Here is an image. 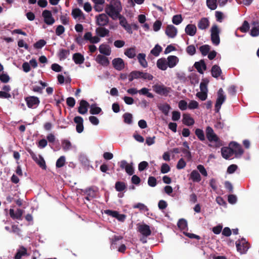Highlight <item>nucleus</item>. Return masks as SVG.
<instances>
[{
	"mask_svg": "<svg viewBox=\"0 0 259 259\" xmlns=\"http://www.w3.org/2000/svg\"><path fill=\"white\" fill-rule=\"evenodd\" d=\"M146 54L144 53H139L137 55V59L140 64L143 68H146L148 66V63L146 60Z\"/></svg>",
	"mask_w": 259,
	"mask_h": 259,
	"instance_id": "nucleus-29",
	"label": "nucleus"
},
{
	"mask_svg": "<svg viewBox=\"0 0 259 259\" xmlns=\"http://www.w3.org/2000/svg\"><path fill=\"white\" fill-rule=\"evenodd\" d=\"M26 249L24 247L21 246L18 250L15 256V259H21V257L26 255Z\"/></svg>",
	"mask_w": 259,
	"mask_h": 259,
	"instance_id": "nucleus-37",
	"label": "nucleus"
},
{
	"mask_svg": "<svg viewBox=\"0 0 259 259\" xmlns=\"http://www.w3.org/2000/svg\"><path fill=\"white\" fill-rule=\"evenodd\" d=\"M89 106V104L88 102L83 100H81L79 103L78 112L81 114H85L88 112Z\"/></svg>",
	"mask_w": 259,
	"mask_h": 259,
	"instance_id": "nucleus-17",
	"label": "nucleus"
},
{
	"mask_svg": "<svg viewBox=\"0 0 259 259\" xmlns=\"http://www.w3.org/2000/svg\"><path fill=\"white\" fill-rule=\"evenodd\" d=\"M97 34L100 37H105L108 35L109 31L104 27H99L96 30Z\"/></svg>",
	"mask_w": 259,
	"mask_h": 259,
	"instance_id": "nucleus-36",
	"label": "nucleus"
},
{
	"mask_svg": "<svg viewBox=\"0 0 259 259\" xmlns=\"http://www.w3.org/2000/svg\"><path fill=\"white\" fill-rule=\"evenodd\" d=\"M32 158L37 163L39 166L43 169H46L45 161L40 155H36L33 153H30Z\"/></svg>",
	"mask_w": 259,
	"mask_h": 259,
	"instance_id": "nucleus-14",
	"label": "nucleus"
},
{
	"mask_svg": "<svg viewBox=\"0 0 259 259\" xmlns=\"http://www.w3.org/2000/svg\"><path fill=\"white\" fill-rule=\"evenodd\" d=\"M42 17L44 22L48 25H52L55 22V19L53 17L50 11L45 10L42 13Z\"/></svg>",
	"mask_w": 259,
	"mask_h": 259,
	"instance_id": "nucleus-6",
	"label": "nucleus"
},
{
	"mask_svg": "<svg viewBox=\"0 0 259 259\" xmlns=\"http://www.w3.org/2000/svg\"><path fill=\"white\" fill-rule=\"evenodd\" d=\"M158 108L165 115H168L170 109V106L167 103L160 105Z\"/></svg>",
	"mask_w": 259,
	"mask_h": 259,
	"instance_id": "nucleus-38",
	"label": "nucleus"
},
{
	"mask_svg": "<svg viewBox=\"0 0 259 259\" xmlns=\"http://www.w3.org/2000/svg\"><path fill=\"white\" fill-rule=\"evenodd\" d=\"M124 54L130 59L134 58L136 56L137 54L136 48L132 47L126 49Z\"/></svg>",
	"mask_w": 259,
	"mask_h": 259,
	"instance_id": "nucleus-31",
	"label": "nucleus"
},
{
	"mask_svg": "<svg viewBox=\"0 0 259 259\" xmlns=\"http://www.w3.org/2000/svg\"><path fill=\"white\" fill-rule=\"evenodd\" d=\"M236 246L238 251L241 253H245L249 248V245L244 238L237 240L236 242Z\"/></svg>",
	"mask_w": 259,
	"mask_h": 259,
	"instance_id": "nucleus-8",
	"label": "nucleus"
},
{
	"mask_svg": "<svg viewBox=\"0 0 259 259\" xmlns=\"http://www.w3.org/2000/svg\"><path fill=\"white\" fill-rule=\"evenodd\" d=\"M194 66L197 71L200 74H203L204 71L206 69V65L203 60L196 62Z\"/></svg>",
	"mask_w": 259,
	"mask_h": 259,
	"instance_id": "nucleus-20",
	"label": "nucleus"
},
{
	"mask_svg": "<svg viewBox=\"0 0 259 259\" xmlns=\"http://www.w3.org/2000/svg\"><path fill=\"white\" fill-rule=\"evenodd\" d=\"M96 23L98 25L104 26L108 23L109 18L107 14H101L96 16Z\"/></svg>",
	"mask_w": 259,
	"mask_h": 259,
	"instance_id": "nucleus-11",
	"label": "nucleus"
},
{
	"mask_svg": "<svg viewBox=\"0 0 259 259\" xmlns=\"http://www.w3.org/2000/svg\"><path fill=\"white\" fill-rule=\"evenodd\" d=\"M222 155L223 158L227 159L231 157L233 154L232 149L229 147H223L221 149Z\"/></svg>",
	"mask_w": 259,
	"mask_h": 259,
	"instance_id": "nucleus-22",
	"label": "nucleus"
},
{
	"mask_svg": "<svg viewBox=\"0 0 259 259\" xmlns=\"http://www.w3.org/2000/svg\"><path fill=\"white\" fill-rule=\"evenodd\" d=\"M123 117L124 118V122L129 124L132 123L133 116L132 114L129 113H125L123 114Z\"/></svg>",
	"mask_w": 259,
	"mask_h": 259,
	"instance_id": "nucleus-48",
	"label": "nucleus"
},
{
	"mask_svg": "<svg viewBox=\"0 0 259 259\" xmlns=\"http://www.w3.org/2000/svg\"><path fill=\"white\" fill-rule=\"evenodd\" d=\"M96 61L102 65L104 66H107L109 64V61L108 60V58L102 55H98L96 58Z\"/></svg>",
	"mask_w": 259,
	"mask_h": 259,
	"instance_id": "nucleus-26",
	"label": "nucleus"
},
{
	"mask_svg": "<svg viewBox=\"0 0 259 259\" xmlns=\"http://www.w3.org/2000/svg\"><path fill=\"white\" fill-rule=\"evenodd\" d=\"M90 107V112L92 114H98L102 111L101 108L97 106L96 104H92Z\"/></svg>",
	"mask_w": 259,
	"mask_h": 259,
	"instance_id": "nucleus-40",
	"label": "nucleus"
},
{
	"mask_svg": "<svg viewBox=\"0 0 259 259\" xmlns=\"http://www.w3.org/2000/svg\"><path fill=\"white\" fill-rule=\"evenodd\" d=\"M70 54L69 50L62 49L59 52V57L61 59H64L66 58Z\"/></svg>",
	"mask_w": 259,
	"mask_h": 259,
	"instance_id": "nucleus-51",
	"label": "nucleus"
},
{
	"mask_svg": "<svg viewBox=\"0 0 259 259\" xmlns=\"http://www.w3.org/2000/svg\"><path fill=\"white\" fill-rule=\"evenodd\" d=\"M209 21L207 18H202L198 22L197 24L198 28L201 30H205L208 28L209 26Z\"/></svg>",
	"mask_w": 259,
	"mask_h": 259,
	"instance_id": "nucleus-18",
	"label": "nucleus"
},
{
	"mask_svg": "<svg viewBox=\"0 0 259 259\" xmlns=\"http://www.w3.org/2000/svg\"><path fill=\"white\" fill-rule=\"evenodd\" d=\"M178 107L182 111L186 110L188 108L187 102L183 100H180L178 103Z\"/></svg>",
	"mask_w": 259,
	"mask_h": 259,
	"instance_id": "nucleus-56",
	"label": "nucleus"
},
{
	"mask_svg": "<svg viewBox=\"0 0 259 259\" xmlns=\"http://www.w3.org/2000/svg\"><path fill=\"white\" fill-rule=\"evenodd\" d=\"M141 71H132L128 75V80L130 81H133L135 79L141 78Z\"/></svg>",
	"mask_w": 259,
	"mask_h": 259,
	"instance_id": "nucleus-35",
	"label": "nucleus"
},
{
	"mask_svg": "<svg viewBox=\"0 0 259 259\" xmlns=\"http://www.w3.org/2000/svg\"><path fill=\"white\" fill-rule=\"evenodd\" d=\"M183 123L187 125H192L194 123V120L189 114H184L183 115Z\"/></svg>",
	"mask_w": 259,
	"mask_h": 259,
	"instance_id": "nucleus-30",
	"label": "nucleus"
},
{
	"mask_svg": "<svg viewBox=\"0 0 259 259\" xmlns=\"http://www.w3.org/2000/svg\"><path fill=\"white\" fill-rule=\"evenodd\" d=\"M197 168L202 176L204 177L207 176V172L203 165L201 164L198 165Z\"/></svg>",
	"mask_w": 259,
	"mask_h": 259,
	"instance_id": "nucleus-60",
	"label": "nucleus"
},
{
	"mask_svg": "<svg viewBox=\"0 0 259 259\" xmlns=\"http://www.w3.org/2000/svg\"><path fill=\"white\" fill-rule=\"evenodd\" d=\"M211 31V39L215 46H218L220 42L219 33L220 30L217 25H213L210 30Z\"/></svg>",
	"mask_w": 259,
	"mask_h": 259,
	"instance_id": "nucleus-4",
	"label": "nucleus"
},
{
	"mask_svg": "<svg viewBox=\"0 0 259 259\" xmlns=\"http://www.w3.org/2000/svg\"><path fill=\"white\" fill-rule=\"evenodd\" d=\"M196 95L201 101H205L207 97V93L199 92Z\"/></svg>",
	"mask_w": 259,
	"mask_h": 259,
	"instance_id": "nucleus-61",
	"label": "nucleus"
},
{
	"mask_svg": "<svg viewBox=\"0 0 259 259\" xmlns=\"http://www.w3.org/2000/svg\"><path fill=\"white\" fill-rule=\"evenodd\" d=\"M165 33L169 38H173L177 35L178 30L174 25H168L165 28Z\"/></svg>",
	"mask_w": 259,
	"mask_h": 259,
	"instance_id": "nucleus-12",
	"label": "nucleus"
},
{
	"mask_svg": "<svg viewBox=\"0 0 259 259\" xmlns=\"http://www.w3.org/2000/svg\"><path fill=\"white\" fill-rule=\"evenodd\" d=\"M190 178L196 182H199L201 180L200 175L196 170H192L190 175Z\"/></svg>",
	"mask_w": 259,
	"mask_h": 259,
	"instance_id": "nucleus-32",
	"label": "nucleus"
},
{
	"mask_svg": "<svg viewBox=\"0 0 259 259\" xmlns=\"http://www.w3.org/2000/svg\"><path fill=\"white\" fill-rule=\"evenodd\" d=\"M46 44V42L44 39H40L34 44V47L36 49H41Z\"/></svg>",
	"mask_w": 259,
	"mask_h": 259,
	"instance_id": "nucleus-59",
	"label": "nucleus"
},
{
	"mask_svg": "<svg viewBox=\"0 0 259 259\" xmlns=\"http://www.w3.org/2000/svg\"><path fill=\"white\" fill-rule=\"evenodd\" d=\"M65 31V28L63 26L60 25H58L56 29V34L58 36H60Z\"/></svg>",
	"mask_w": 259,
	"mask_h": 259,
	"instance_id": "nucleus-63",
	"label": "nucleus"
},
{
	"mask_svg": "<svg viewBox=\"0 0 259 259\" xmlns=\"http://www.w3.org/2000/svg\"><path fill=\"white\" fill-rule=\"evenodd\" d=\"M178 227L181 230H185L187 227V222L185 219H180L178 223Z\"/></svg>",
	"mask_w": 259,
	"mask_h": 259,
	"instance_id": "nucleus-53",
	"label": "nucleus"
},
{
	"mask_svg": "<svg viewBox=\"0 0 259 259\" xmlns=\"http://www.w3.org/2000/svg\"><path fill=\"white\" fill-rule=\"evenodd\" d=\"M206 4L207 7L211 10H215L217 7V0H207Z\"/></svg>",
	"mask_w": 259,
	"mask_h": 259,
	"instance_id": "nucleus-46",
	"label": "nucleus"
},
{
	"mask_svg": "<svg viewBox=\"0 0 259 259\" xmlns=\"http://www.w3.org/2000/svg\"><path fill=\"white\" fill-rule=\"evenodd\" d=\"M240 30L242 32H246L249 29V24L247 21H244L242 25L240 27Z\"/></svg>",
	"mask_w": 259,
	"mask_h": 259,
	"instance_id": "nucleus-58",
	"label": "nucleus"
},
{
	"mask_svg": "<svg viewBox=\"0 0 259 259\" xmlns=\"http://www.w3.org/2000/svg\"><path fill=\"white\" fill-rule=\"evenodd\" d=\"M162 48L160 46L157 44L155 47L151 50V54L155 57H157L159 55L160 52L162 51Z\"/></svg>",
	"mask_w": 259,
	"mask_h": 259,
	"instance_id": "nucleus-39",
	"label": "nucleus"
},
{
	"mask_svg": "<svg viewBox=\"0 0 259 259\" xmlns=\"http://www.w3.org/2000/svg\"><path fill=\"white\" fill-rule=\"evenodd\" d=\"M72 59L76 64H81L83 63L84 60L83 56L80 53H75L73 55Z\"/></svg>",
	"mask_w": 259,
	"mask_h": 259,
	"instance_id": "nucleus-34",
	"label": "nucleus"
},
{
	"mask_svg": "<svg viewBox=\"0 0 259 259\" xmlns=\"http://www.w3.org/2000/svg\"><path fill=\"white\" fill-rule=\"evenodd\" d=\"M157 67L161 70H165L168 67L167 61L165 58L159 59L156 63Z\"/></svg>",
	"mask_w": 259,
	"mask_h": 259,
	"instance_id": "nucleus-28",
	"label": "nucleus"
},
{
	"mask_svg": "<svg viewBox=\"0 0 259 259\" xmlns=\"http://www.w3.org/2000/svg\"><path fill=\"white\" fill-rule=\"evenodd\" d=\"M195 135L201 141L205 140V135L202 130L200 128H197L195 132Z\"/></svg>",
	"mask_w": 259,
	"mask_h": 259,
	"instance_id": "nucleus-43",
	"label": "nucleus"
},
{
	"mask_svg": "<svg viewBox=\"0 0 259 259\" xmlns=\"http://www.w3.org/2000/svg\"><path fill=\"white\" fill-rule=\"evenodd\" d=\"M222 73V70L221 68L217 65H213L211 68V74L214 78H218L220 76Z\"/></svg>",
	"mask_w": 259,
	"mask_h": 259,
	"instance_id": "nucleus-33",
	"label": "nucleus"
},
{
	"mask_svg": "<svg viewBox=\"0 0 259 259\" xmlns=\"http://www.w3.org/2000/svg\"><path fill=\"white\" fill-rule=\"evenodd\" d=\"M186 165V163L183 158H181L178 162L177 164V168L178 169H181L184 168Z\"/></svg>",
	"mask_w": 259,
	"mask_h": 259,
	"instance_id": "nucleus-62",
	"label": "nucleus"
},
{
	"mask_svg": "<svg viewBox=\"0 0 259 259\" xmlns=\"http://www.w3.org/2000/svg\"><path fill=\"white\" fill-rule=\"evenodd\" d=\"M199 50L203 56H206L210 50L208 45H203L199 48Z\"/></svg>",
	"mask_w": 259,
	"mask_h": 259,
	"instance_id": "nucleus-49",
	"label": "nucleus"
},
{
	"mask_svg": "<svg viewBox=\"0 0 259 259\" xmlns=\"http://www.w3.org/2000/svg\"><path fill=\"white\" fill-rule=\"evenodd\" d=\"M185 30L187 34L193 36L196 33L197 28L194 24H188L186 26Z\"/></svg>",
	"mask_w": 259,
	"mask_h": 259,
	"instance_id": "nucleus-27",
	"label": "nucleus"
},
{
	"mask_svg": "<svg viewBox=\"0 0 259 259\" xmlns=\"http://www.w3.org/2000/svg\"><path fill=\"white\" fill-rule=\"evenodd\" d=\"M123 100L124 103L128 105H131L134 104V100L132 97L128 96H124L123 98Z\"/></svg>",
	"mask_w": 259,
	"mask_h": 259,
	"instance_id": "nucleus-64",
	"label": "nucleus"
},
{
	"mask_svg": "<svg viewBox=\"0 0 259 259\" xmlns=\"http://www.w3.org/2000/svg\"><path fill=\"white\" fill-rule=\"evenodd\" d=\"M167 63L168 67L169 68H174L179 62V58L176 56H169L167 58Z\"/></svg>",
	"mask_w": 259,
	"mask_h": 259,
	"instance_id": "nucleus-23",
	"label": "nucleus"
},
{
	"mask_svg": "<svg viewBox=\"0 0 259 259\" xmlns=\"http://www.w3.org/2000/svg\"><path fill=\"white\" fill-rule=\"evenodd\" d=\"M74 121L76 123V130L77 133H81L83 132L84 127L83 125V118L80 116H76L74 118Z\"/></svg>",
	"mask_w": 259,
	"mask_h": 259,
	"instance_id": "nucleus-16",
	"label": "nucleus"
},
{
	"mask_svg": "<svg viewBox=\"0 0 259 259\" xmlns=\"http://www.w3.org/2000/svg\"><path fill=\"white\" fill-rule=\"evenodd\" d=\"M251 29L250 30V35L252 36L255 37L259 35V23L257 21H253L251 24Z\"/></svg>",
	"mask_w": 259,
	"mask_h": 259,
	"instance_id": "nucleus-24",
	"label": "nucleus"
},
{
	"mask_svg": "<svg viewBox=\"0 0 259 259\" xmlns=\"http://www.w3.org/2000/svg\"><path fill=\"white\" fill-rule=\"evenodd\" d=\"M115 188L117 191L121 192L126 188V185L124 182H117L115 183Z\"/></svg>",
	"mask_w": 259,
	"mask_h": 259,
	"instance_id": "nucleus-42",
	"label": "nucleus"
},
{
	"mask_svg": "<svg viewBox=\"0 0 259 259\" xmlns=\"http://www.w3.org/2000/svg\"><path fill=\"white\" fill-rule=\"evenodd\" d=\"M141 78L144 80H152L153 79V76L149 73L141 71Z\"/></svg>",
	"mask_w": 259,
	"mask_h": 259,
	"instance_id": "nucleus-52",
	"label": "nucleus"
},
{
	"mask_svg": "<svg viewBox=\"0 0 259 259\" xmlns=\"http://www.w3.org/2000/svg\"><path fill=\"white\" fill-rule=\"evenodd\" d=\"M226 99V96L224 95V91L222 88L220 89L218 92V98L215 104V111L219 112L222 105L225 101Z\"/></svg>",
	"mask_w": 259,
	"mask_h": 259,
	"instance_id": "nucleus-5",
	"label": "nucleus"
},
{
	"mask_svg": "<svg viewBox=\"0 0 259 259\" xmlns=\"http://www.w3.org/2000/svg\"><path fill=\"white\" fill-rule=\"evenodd\" d=\"M27 106L29 108L34 109L36 108L39 104L38 98L35 96H29L25 98Z\"/></svg>",
	"mask_w": 259,
	"mask_h": 259,
	"instance_id": "nucleus-7",
	"label": "nucleus"
},
{
	"mask_svg": "<svg viewBox=\"0 0 259 259\" xmlns=\"http://www.w3.org/2000/svg\"><path fill=\"white\" fill-rule=\"evenodd\" d=\"M71 15L77 21L83 22L85 19L84 14L79 8L73 9Z\"/></svg>",
	"mask_w": 259,
	"mask_h": 259,
	"instance_id": "nucleus-9",
	"label": "nucleus"
},
{
	"mask_svg": "<svg viewBox=\"0 0 259 259\" xmlns=\"http://www.w3.org/2000/svg\"><path fill=\"white\" fill-rule=\"evenodd\" d=\"M62 145L63 149L65 151H68L71 147L70 142L67 140H63L62 141Z\"/></svg>",
	"mask_w": 259,
	"mask_h": 259,
	"instance_id": "nucleus-44",
	"label": "nucleus"
},
{
	"mask_svg": "<svg viewBox=\"0 0 259 259\" xmlns=\"http://www.w3.org/2000/svg\"><path fill=\"white\" fill-rule=\"evenodd\" d=\"M134 208H138L139 210L143 211H147L148 210L147 207L143 203H138L133 206Z\"/></svg>",
	"mask_w": 259,
	"mask_h": 259,
	"instance_id": "nucleus-55",
	"label": "nucleus"
},
{
	"mask_svg": "<svg viewBox=\"0 0 259 259\" xmlns=\"http://www.w3.org/2000/svg\"><path fill=\"white\" fill-rule=\"evenodd\" d=\"M187 53L191 56L194 55L196 53V48L194 45H190L186 48Z\"/></svg>",
	"mask_w": 259,
	"mask_h": 259,
	"instance_id": "nucleus-57",
	"label": "nucleus"
},
{
	"mask_svg": "<svg viewBox=\"0 0 259 259\" xmlns=\"http://www.w3.org/2000/svg\"><path fill=\"white\" fill-rule=\"evenodd\" d=\"M121 10V4L118 1L107 5L105 8L106 13L113 20L117 19L121 16L120 14Z\"/></svg>",
	"mask_w": 259,
	"mask_h": 259,
	"instance_id": "nucleus-1",
	"label": "nucleus"
},
{
	"mask_svg": "<svg viewBox=\"0 0 259 259\" xmlns=\"http://www.w3.org/2000/svg\"><path fill=\"white\" fill-rule=\"evenodd\" d=\"M99 50L101 54L105 56H109L111 52L110 47L108 45L104 44L100 46Z\"/></svg>",
	"mask_w": 259,
	"mask_h": 259,
	"instance_id": "nucleus-25",
	"label": "nucleus"
},
{
	"mask_svg": "<svg viewBox=\"0 0 259 259\" xmlns=\"http://www.w3.org/2000/svg\"><path fill=\"white\" fill-rule=\"evenodd\" d=\"M205 133L207 140L211 143H214L216 147H220L223 145L222 141L215 134L213 130L211 127H206Z\"/></svg>",
	"mask_w": 259,
	"mask_h": 259,
	"instance_id": "nucleus-2",
	"label": "nucleus"
},
{
	"mask_svg": "<svg viewBox=\"0 0 259 259\" xmlns=\"http://www.w3.org/2000/svg\"><path fill=\"white\" fill-rule=\"evenodd\" d=\"M23 213V211L21 209H17L16 211L13 208L10 209V215L13 219L21 220Z\"/></svg>",
	"mask_w": 259,
	"mask_h": 259,
	"instance_id": "nucleus-19",
	"label": "nucleus"
},
{
	"mask_svg": "<svg viewBox=\"0 0 259 259\" xmlns=\"http://www.w3.org/2000/svg\"><path fill=\"white\" fill-rule=\"evenodd\" d=\"M229 146L232 149L233 154H235L236 157L241 156L243 153V150L241 146L235 142H232L230 143Z\"/></svg>",
	"mask_w": 259,
	"mask_h": 259,
	"instance_id": "nucleus-10",
	"label": "nucleus"
},
{
	"mask_svg": "<svg viewBox=\"0 0 259 259\" xmlns=\"http://www.w3.org/2000/svg\"><path fill=\"white\" fill-rule=\"evenodd\" d=\"M118 19L119 20L120 25L123 27L128 33L130 34L132 33L133 31L132 27L131 25L127 23L125 17L122 16H120Z\"/></svg>",
	"mask_w": 259,
	"mask_h": 259,
	"instance_id": "nucleus-15",
	"label": "nucleus"
},
{
	"mask_svg": "<svg viewBox=\"0 0 259 259\" xmlns=\"http://www.w3.org/2000/svg\"><path fill=\"white\" fill-rule=\"evenodd\" d=\"M138 230L140 233L145 237L149 236L151 233L149 226L146 224L140 225Z\"/></svg>",
	"mask_w": 259,
	"mask_h": 259,
	"instance_id": "nucleus-21",
	"label": "nucleus"
},
{
	"mask_svg": "<svg viewBox=\"0 0 259 259\" xmlns=\"http://www.w3.org/2000/svg\"><path fill=\"white\" fill-rule=\"evenodd\" d=\"M183 19L181 15H176L173 16L172 23L175 25H179L182 22Z\"/></svg>",
	"mask_w": 259,
	"mask_h": 259,
	"instance_id": "nucleus-50",
	"label": "nucleus"
},
{
	"mask_svg": "<svg viewBox=\"0 0 259 259\" xmlns=\"http://www.w3.org/2000/svg\"><path fill=\"white\" fill-rule=\"evenodd\" d=\"M208 81L207 79L203 80V81L200 84V92H208L207 89V83Z\"/></svg>",
	"mask_w": 259,
	"mask_h": 259,
	"instance_id": "nucleus-45",
	"label": "nucleus"
},
{
	"mask_svg": "<svg viewBox=\"0 0 259 259\" xmlns=\"http://www.w3.org/2000/svg\"><path fill=\"white\" fill-rule=\"evenodd\" d=\"M65 163V157L64 156H61L57 160L56 166L58 168L62 167L64 166Z\"/></svg>",
	"mask_w": 259,
	"mask_h": 259,
	"instance_id": "nucleus-47",
	"label": "nucleus"
},
{
	"mask_svg": "<svg viewBox=\"0 0 259 259\" xmlns=\"http://www.w3.org/2000/svg\"><path fill=\"white\" fill-rule=\"evenodd\" d=\"M139 94L142 95H145L150 98H153V94L150 93L149 90L146 88H143L141 90H139Z\"/></svg>",
	"mask_w": 259,
	"mask_h": 259,
	"instance_id": "nucleus-41",
	"label": "nucleus"
},
{
	"mask_svg": "<svg viewBox=\"0 0 259 259\" xmlns=\"http://www.w3.org/2000/svg\"><path fill=\"white\" fill-rule=\"evenodd\" d=\"M153 89L157 94L164 96H167L171 92L170 88L165 87L163 84H155L153 86Z\"/></svg>",
	"mask_w": 259,
	"mask_h": 259,
	"instance_id": "nucleus-3",
	"label": "nucleus"
},
{
	"mask_svg": "<svg viewBox=\"0 0 259 259\" xmlns=\"http://www.w3.org/2000/svg\"><path fill=\"white\" fill-rule=\"evenodd\" d=\"M112 63L113 67L117 70L120 71L124 68V61L120 58L114 59Z\"/></svg>",
	"mask_w": 259,
	"mask_h": 259,
	"instance_id": "nucleus-13",
	"label": "nucleus"
},
{
	"mask_svg": "<svg viewBox=\"0 0 259 259\" xmlns=\"http://www.w3.org/2000/svg\"><path fill=\"white\" fill-rule=\"evenodd\" d=\"M198 106L199 104L196 101L191 100L188 105V108L190 110L195 109H197Z\"/></svg>",
	"mask_w": 259,
	"mask_h": 259,
	"instance_id": "nucleus-54",
	"label": "nucleus"
}]
</instances>
